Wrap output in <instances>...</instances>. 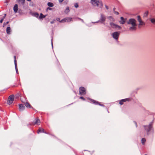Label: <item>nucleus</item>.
Instances as JSON below:
<instances>
[{
  "label": "nucleus",
  "mask_w": 155,
  "mask_h": 155,
  "mask_svg": "<svg viewBox=\"0 0 155 155\" xmlns=\"http://www.w3.org/2000/svg\"><path fill=\"white\" fill-rule=\"evenodd\" d=\"M14 62H15V67L16 68V67H17V61H16V56H14Z\"/></svg>",
  "instance_id": "27"
},
{
  "label": "nucleus",
  "mask_w": 155,
  "mask_h": 155,
  "mask_svg": "<svg viewBox=\"0 0 155 155\" xmlns=\"http://www.w3.org/2000/svg\"><path fill=\"white\" fill-rule=\"evenodd\" d=\"M66 22H70L72 21V18L70 17H67L65 18Z\"/></svg>",
  "instance_id": "17"
},
{
  "label": "nucleus",
  "mask_w": 155,
  "mask_h": 155,
  "mask_svg": "<svg viewBox=\"0 0 155 155\" xmlns=\"http://www.w3.org/2000/svg\"><path fill=\"white\" fill-rule=\"evenodd\" d=\"M89 100H90L91 101L92 103H93L96 104H98V105H99L101 106H103V104H100V103L99 102H98V101H97L95 100H93V99H89Z\"/></svg>",
  "instance_id": "11"
},
{
  "label": "nucleus",
  "mask_w": 155,
  "mask_h": 155,
  "mask_svg": "<svg viewBox=\"0 0 155 155\" xmlns=\"http://www.w3.org/2000/svg\"><path fill=\"white\" fill-rule=\"evenodd\" d=\"M110 25L112 28H118V29H120L121 28L120 26L116 24L113 23L112 22H111L110 23Z\"/></svg>",
  "instance_id": "6"
},
{
  "label": "nucleus",
  "mask_w": 155,
  "mask_h": 155,
  "mask_svg": "<svg viewBox=\"0 0 155 155\" xmlns=\"http://www.w3.org/2000/svg\"><path fill=\"white\" fill-rule=\"evenodd\" d=\"M27 1H31V0H27Z\"/></svg>",
  "instance_id": "46"
},
{
  "label": "nucleus",
  "mask_w": 155,
  "mask_h": 155,
  "mask_svg": "<svg viewBox=\"0 0 155 155\" xmlns=\"http://www.w3.org/2000/svg\"><path fill=\"white\" fill-rule=\"evenodd\" d=\"M19 110L20 111H22L25 109V106L22 104H20L19 105Z\"/></svg>",
  "instance_id": "14"
},
{
  "label": "nucleus",
  "mask_w": 155,
  "mask_h": 155,
  "mask_svg": "<svg viewBox=\"0 0 155 155\" xmlns=\"http://www.w3.org/2000/svg\"><path fill=\"white\" fill-rule=\"evenodd\" d=\"M13 10L15 13H16L18 10V6L17 4H15L13 7Z\"/></svg>",
  "instance_id": "15"
},
{
  "label": "nucleus",
  "mask_w": 155,
  "mask_h": 155,
  "mask_svg": "<svg viewBox=\"0 0 155 155\" xmlns=\"http://www.w3.org/2000/svg\"><path fill=\"white\" fill-rule=\"evenodd\" d=\"M80 98L82 99L83 100H85V98L83 97H80Z\"/></svg>",
  "instance_id": "31"
},
{
  "label": "nucleus",
  "mask_w": 155,
  "mask_h": 155,
  "mask_svg": "<svg viewBox=\"0 0 155 155\" xmlns=\"http://www.w3.org/2000/svg\"><path fill=\"white\" fill-rule=\"evenodd\" d=\"M81 21L83 22H84V20H83V19H81Z\"/></svg>",
  "instance_id": "44"
},
{
  "label": "nucleus",
  "mask_w": 155,
  "mask_h": 155,
  "mask_svg": "<svg viewBox=\"0 0 155 155\" xmlns=\"http://www.w3.org/2000/svg\"><path fill=\"white\" fill-rule=\"evenodd\" d=\"M91 3L94 7H99L101 8L103 6V3L101 1L99 0H91Z\"/></svg>",
  "instance_id": "2"
},
{
  "label": "nucleus",
  "mask_w": 155,
  "mask_h": 155,
  "mask_svg": "<svg viewBox=\"0 0 155 155\" xmlns=\"http://www.w3.org/2000/svg\"><path fill=\"white\" fill-rule=\"evenodd\" d=\"M3 20H4V18H2V19L0 20V22L1 23H2V22H3Z\"/></svg>",
  "instance_id": "34"
},
{
  "label": "nucleus",
  "mask_w": 155,
  "mask_h": 155,
  "mask_svg": "<svg viewBox=\"0 0 155 155\" xmlns=\"http://www.w3.org/2000/svg\"><path fill=\"white\" fill-rule=\"evenodd\" d=\"M14 100V96L13 95H10L8 99L7 103L8 104H10L12 103Z\"/></svg>",
  "instance_id": "4"
},
{
  "label": "nucleus",
  "mask_w": 155,
  "mask_h": 155,
  "mask_svg": "<svg viewBox=\"0 0 155 155\" xmlns=\"http://www.w3.org/2000/svg\"><path fill=\"white\" fill-rule=\"evenodd\" d=\"M120 33L118 32H115L113 33L112 35L113 38L116 40H117L120 35Z\"/></svg>",
  "instance_id": "8"
},
{
  "label": "nucleus",
  "mask_w": 155,
  "mask_h": 155,
  "mask_svg": "<svg viewBox=\"0 0 155 155\" xmlns=\"http://www.w3.org/2000/svg\"><path fill=\"white\" fill-rule=\"evenodd\" d=\"M21 0H17V1L18 2H19Z\"/></svg>",
  "instance_id": "45"
},
{
  "label": "nucleus",
  "mask_w": 155,
  "mask_h": 155,
  "mask_svg": "<svg viewBox=\"0 0 155 155\" xmlns=\"http://www.w3.org/2000/svg\"><path fill=\"white\" fill-rule=\"evenodd\" d=\"M115 9H116V8H113V11H114H114H115Z\"/></svg>",
  "instance_id": "41"
},
{
  "label": "nucleus",
  "mask_w": 155,
  "mask_h": 155,
  "mask_svg": "<svg viewBox=\"0 0 155 155\" xmlns=\"http://www.w3.org/2000/svg\"><path fill=\"white\" fill-rule=\"evenodd\" d=\"M48 5L50 7H52L54 6V4L51 2H49L48 3Z\"/></svg>",
  "instance_id": "25"
},
{
  "label": "nucleus",
  "mask_w": 155,
  "mask_h": 155,
  "mask_svg": "<svg viewBox=\"0 0 155 155\" xmlns=\"http://www.w3.org/2000/svg\"><path fill=\"white\" fill-rule=\"evenodd\" d=\"M47 10L49 9V10H51V8H50L48 7V8H47Z\"/></svg>",
  "instance_id": "38"
},
{
  "label": "nucleus",
  "mask_w": 155,
  "mask_h": 155,
  "mask_svg": "<svg viewBox=\"0 0 155 155\" xmlns=\"http://www.w3.org/2000/svg\"><path fill=\"white\" fill-rule=\"evenodd\" d=\"M45 15H44L42 13H41L40 14V15L39 17V18L40 19H42L45 18Z\"/></svg>",
  "instance_id": "21"
},
{
  "label": "nucleus",
  "mask_w": 155,
  "mask_h": 155,
  "mask_svg": "<svg viewBox=\"0 0 155 155\" xmlns=\"http://www.w3.org/2000/svg\"><path fill=\"white\" fill-rule=\"evenodd\" d=\"M21 1H22L23 4H24L25 2V0H21Z\"/></svg>",
  "instance_id": "40"
},
{
  "label": "nucleus",
  "mask_w": 155,
  "mask_h": 155,
  "mask_svg": "<svg viewBox=\"0 0 155 155\" xmlns=\"http://www.w3.org/2000/svg\"><path fill=\"white\" fill-rule=\"evenodd\" d=\"M40 132H43L44 133H46L44 131V130L41 128H39L38 130V133L39 134Z\"/></svg>",
  "instance_id": "16"
},
{
  "label": "nucleus",
  "mask_w": 155,
  "mask_h": 155,
  "mask_svg": "<svg viewBox=\"0 0 155 155\" xmlns=\"http://www.w3.org/2000/svg\"><path fill=\"white\" fill-rule=\"evenodd\" d=\"M11 28L10 27H8L6 29V32L7 34H9L10 32Z\"/></svg>",
  "instance_id": "20"
},
{
  "label": "nucleus",
  "mask_w": 155,
  "mask_h": 155,
  "mask_svg": "<svg viewBox=\"0 0 155 155\" xmlns=\"http://www.w3.org/2000/svg\"><path fill=\"white\" fill-rule=\"evenodd\" d=\"M127 23L128 25H130L131 26L129 28V31H135L136 29V21L134 18H130L127 22Z\"/></svg>",
  "instance_id": "1"
},
{
  "label": "nucleus",
  "mask_w": 155,
  "mask_h": 155,
  "mask_svg": "<svg viewBox=\"0 0 155 155\" xmlns=\"http://www.w3.org/2000/svg\"><path fill=\"white\" fill-rule=\"evenodd\" d=\"M137 20L139 22V24H138V28H140L141 26H144L145 25V23L142 21L140 15L137 16Z\"/></svg>",
  "instance_id": "3"
},
{
  "label": "nucleus",
  "mask_w": 155,
  "mask_h": 155,
  "mask_svg": "<svg viewBox=\"0 0 155 155\" xmlns=\"http://www.w3.org/2000/svg\"><path fill=\"white\" fill-rule=\"evenodd\" d=\"M74 6L76 8H77L79 6L78 3H75L74 4Z\"/></svg>",
  "instance_id": "30"
},
{
  "label": "nucleus",
  "mask_w": 155,
  "mask_h": 155,
  "mask_svg": "<svg viewBox=\"0 0 155 155\" xmlns=\"http://www.w3.org/2000/svg\"><path fill=\"white\" fill-rule=\"evenodd\" d=\"M79 94L81 95H84L85 94V89L84 87H80Z\"/></svg>",
  "instance_id": "5"
},
{
  "label": "nucleus",
  "mask_w": 155,
  "mask_h": 155,
  "mask_svg": "<svg viewBox=\"0 0 155 155\" xmlns=\"http://www.w3.org/2000/svg\"><path fill=\"white\" fill-rule=\"evenodd\" d=\"M148 15V11H146L144 14L143 15V18H145L147 17Z\"/></svg>",
  "instance_id": "22"
},
{
  "label": "nucleus",
  "mask_w": 155,
  "mask_h": 155,
  "mask_svg": "<svg viewBox=\"0 0 155 155\" xmlns=\"http://www.w3.org/2000/svg\"><path fill=\"white\" fill-rule=\"evenodd\" d=\"M64 0H59L58 1L59 3L62 2Z\"/></svg>",
  "instance_id": "36"
},
{
  "label": "nucleus",
  "mask_w": 155,
  "mask_h": 155,
  "mask_svg": "<svg viewBox=\"0 0 155 155\" xmlns=\"http://www.w3.org/2000/svg\"><path fill=\"white\" fill-rule=\"evenodd\" d=\"M141 142H142V143L143 144H144L145 143V142H146V139L145 138H143L142 139V140H141Z\"/></svg>",
  "instance_id": "28"
},
{
  "label": "nucleus",
  "mask_w": 155,
  "mask_h": 155,
  "mask_svg": "<svg viewBox=\"0 0 155 155\" xmlns=\"http://www.w3.org/2000/svg\"><path fill=\"white\" fill-rule=\"evenodd\" d=\"M55 21V20H53L52 21H51V24H53L54 23Z\"/></svg>",
  "instance_id": "35"
},
{
  "label": "nucleus",
  "mask_w": 155,
  "mask_h": 155,
  "mask_svg": "<svg viewBox=\"0 0 155 155\" xmlns=\"http://www.w3.org/2000/svg\"><path fill=\"white\" fill-rule=\"evenodd\" d=\"M151 22L153 23V24H155V18H150V19Z\"/></svg>",
  "instance_id": "24"
},
{
  "label": "nucleus",
  "mask_w": 155,
  "mask_h": 155,
  "mask_svg": "<svg viewBox=\"0 0 155 155\" xmlns=\"http://www.w3.org/2000/svg\"><path fill=\"white\" fill-rule=\"evenodd\" d=\"M8 22H7L6 23L7 24H8Z\"/></svg>",
  "instance_id": "47"
},
{
  "label": "nucleus",
  "mask_w": 155,
  "mask_h": 155,
  "mask_svg": "<svg viewBox=\"0 0 155 155\" xmlns=\"http://www.w3.org/2000/svg\"><path fill=\"white\" fill-rule=\"evenodd\" d=\"M70 11L69 8V7H67L64 11L65 13H67Z\"/></svg>",
  "instance_id": "26"
},
{
  "label": "nucleus",
  "mask_w": 155,
  "mask_h": 155,
  "mask_svg": "<svg viewBox=\"0 0 155 155\" xmlns=\"http://www.w3.org/2000/svg\"><path fill=\"white\" fill-rule=\"evenodd\" d=\"M107 18L109 20L111 21H115L114 18L111 16L108 17H107Z\"/></svg>",
  "instance_id": "18"
},
{
  "label": "nucleus",
  "mask_w": 155,
  "mask_h": 155,
  "mask_svg": "<svg viewBox=\"0 0 155 155\" xmlns=\"http://www.w3.org/2000/svg\"><path fill=\"white\" fill-rule=\"evenodd\" d=\"M145 129L147 133L149 132L152 127V125L150 124L149 126H144Z\"/></svg>",
  "instance_id": "10"
},
{
  "label": "nucleus",
  "mask_w": 155,
  "mask_h": 155,
  "mask_svg": "<svg viewBox=\"0 0 155 155\" xmlns=\"http://www.w3.org/2000/svg\"><path fill=\"white\" fill-rule=\"evenodd\" d=\"M6 16V14H5V15H4V17H3V18H4V19L5 18Z\"/></svg>",
  "instance_id": "43"
},
{
  "label": "nucleus",
  "mask_w": 155,
  "mask_h": 155,
  "mask_svg": "<svg viewBox=\"0 0 155 155\" xmlns=\"http://www.w3.org/2000/svg\"><path fill=\"white\" fill-rule=\"evenodd\" d=\"M105 7L107 9H108L109 8H108V6H107V5H105Z\"/></svg>",
  "instance_id": "37"
},
{
  "label": "nucleus",
  "mask_w": 155,
  "mask_h": 155,
  "mask_svg": "<svg viewBox=\"0 0 155 155\" xmlns=\"http://www.w3.org/2000/svg\"><path fill=\"white\" fill-rule=\"evenodd\" d=\"M120 18V20L119 21V23L120 24H124L126 22V19H124L122 17H121Z\"/></svg>",
  "instance_id": "12"
},
{
  "label": "nucleus",
  "mask_w": 155,
  "mask_h": 155,
  "mask_svg": "<svg viewBox=\"0 0 155 155\" xmlns=\"http://www.w3.org/2000/svg\"><path fill=\"white\" fill-rule=\"evenodd\" d=\"M129 99L128 98H126V99L121 100L120 101L119 104L120 105H122L123 104L124 102H125L127 101H129Z\"/></svg>",
  "instance_id": "13"
},
{
  "label": "nucleus",
  "mask_w": 155,
  "mask_h": 155,
  "mask_svg": "<svg viewBox=\"0 0 155 155\" xmlns=\"http://www.w3.org/2000/svg\"><path fill=\"white\" fill-rule=\"evenodd\" d=\"M60 18H56V20L57 21H60Z\"/></svg>",
  "instance_id": "32"
},
{
  "label": "nucleus",
  "mask_w": 155,
  "mask_h": 155,
  "mask_svg": "<svg viewBox=\"0 0 155 155\" xmlns=\"http://www.w3.org/2000/svg\"><path fill=\"white\" fill-rule=\"evenodd\" d=\"M32 15L37 18L38 17L39 14L37 12H35L32 14Z\"/></svg>",
  "instance_id": "23"
},
{
  "label": "nucleus",
  "mask_w": 155,
  "mask_h": 155,
  "mask_svg": "<svg viewBox=\"0 0 155 155\" xmlns=\"http://www.w3.org/2000/svg\"><path fill=\"white\" fill-rule=\"evenodd\" d=\"M77 18L78 20H81V18Z\"/></svg>",
  "instance_id": "42"
},
{
  "label": "nucleus",
  "mask_w": 155,
  "mask_h": 155,
  "mask_svg": "<svg viewBox=\"0 0 155 155\" xmlns=\"http://www.w3.org/2000/svg\"><path fill=\"white\" fill-rule=\"evenodd\" d=\"M40 121L38 117L36 118L35 119L34 121L32 122L31 124L33 125H35L37 124L39 125L40 124Z\"/></svg>",
  "instance_id": "7"
},
{
  "label": "nucleus",
  "mask_w": 155,
  "mask_h": 155,
  "mask_svg": "<svg viewBox=\"0 0 155 155\" xmlns=\"http://www.w3.org/2000/svg\"><path fill=\"white\" fill-rule=\"evenodd\" d=\"M114 12L115 14H116L117 15H118L119 14V13L117 12L114 11Z\"/></svg>",
  "instance_id": "33"
},
{
  "label": "nucleus",
  "mask_w": 155,
  "mask_h": 155,
  "mask_svg": "<svg viewBox=\"0 0 155 155\" xmlns=\"http://www.w3.org/2000/svg\"><path fill=\"white\" fill-rule=\"evenodd\" d=\"M59 22H66L65 18L61 20L60 21H59Z\"/></svg>",
  "instance_id": "29"
},
{
  "label": "nucleus",
  "mask_w": 155,
  "mask_h": 155,
  "mask_svg": "<svg viewBox=\"0 0 155 155\" xmlns=\"http://www.w3.org/2000/svg\"><path fill=\"white\" fill-rule=\"evenodd\" d=\"M25 104L27 108H29L31 107L30 104L28 102L25 103Z\"/></svg>",
  "instance_id": "19"
},
{
  "label": "nucleus",
  "mask_w": 155,
  "mask_h": 155,
  "mask_svg": "<svg viewBox=\"0 0 155 155\" xmlns=\"http://www.w3.org/2000/svg\"><path fill=\"white\" fill-rule=\"evenodd\" d=\"M15 69H16V72L17 73H18V69H17V67L16 68V67H15Z\"/></svg>",
  "instance_id": "39"
},
{
  "label": "nucleus",
  "mask_w": 155,
  "mask_h": 155,
  "mask_svg": "<svg viewBox=\"0 0 155 155\" xmlns=\"http://www.w3.org/2000/svg\"><path fill=\"white\" fill-rule=\"evenodd\" d=\"M106 19V18L105 15L102 14H101V18L99 21L102 23L105 21Z\"/></svg>",
  "instance_id": "9"
}]
</instances>
